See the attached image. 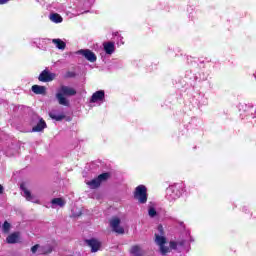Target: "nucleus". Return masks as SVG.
<instances>
[{
  "mask_svg": "<svg viewBox=\"0 0 256 256\" xmlns=\"http://www.w3.org/2000/svg\"><path fill=\"white\" fill-rule=\"evenodd\" d=\"M155 243L159 245L161 255H167V253H171V251L177 250V247H183V245H185V241H170L169 247L165 246V243H167V238L157 234H155Z\"/></svg>",
  "mask_w": 256,
  "mask_h": 256,
  "instance_id": "nucleus-1",
  "label": "nucleus"
},
{
  "mask_svg": "<svg viewBox=\"0 0 256 256\" xmlns=\"http://www.w3.org/2000/svg\"><path fill=\"white\" fill-rule=\"evenodd\" d=\"M77 95V90L69 86H60L59 92L56 94V99H58L59 105H64V107H69V100L65 97H73Z\"/></svg>",
  "mask_w": 256,
  "mask_h": 256,
  "instance_id": "nucleus-2",
  "label": "nucleus"
},
{
  "mask_svg": "<svg viewBox=\"0 0 256 256\" xmlns=\"http://www.w3.org/2000/svg\"><path fill=\"white\" fill-rule=\"evenodd\" d=\"M134 199H136V201L141 205H145V203H147V187L145 185H139L135 188Z\"/></svg>",
  "mask_w": 256,
  "mask_h": 256,
  "instance_id": "nucleus-3",
  "label": "nucleus"
},
{
  "mask_svg": "<svg viewBox=\"0 0 256 256\" xmlns=\"http://www.w3.org/2000/svg\"><path fill=\"white\" fill-rule=\"evenodd\" d=\"M110 227L112 228V231H114V233H117L118 235L125 234V229L121 227V219H119L118 217H113L110 220Z\"/></svg>",
  "mask_w": 256,
  "mask_h": 256,
  "instance_id": "nucleus-4",
  "label": "nucleus"
},
{
  "mask_svg": "<svg viewBox=\"0 0 256 256\" xmlns=\"http://www.w3.org/2000/svg\"><path fill=\"white\" fill-rule=\"evenodd\" d=\"M57 74L49 72V70H43L38 76V81L41 83H50V81H55Z\"/></svg>",
  "mask_w": 256,
  "mask_h": 256,
  "instance_id": "nucleus-5",
  "label": "nucleus"
},
{
  "mask_svg": "<svg viewBox=\"0 0 256 256\" xmlns=\"http://www.w3.org/2000/svg\"><path fill=\"white\" fill-rule=\"evenodd\" d=\"M76 53L77 55H82V57H84L90 63H95V61H97V55H95L93 51L89 49H80Z\"/></svg>",
  "mask_w": 256,
  "mask_h": 256,
  "instance_id": "nucleus-6",
  "label": "nucleus"
},
{
  "mask_svg": "<svg viewBox=\"0 0 256 256\" xmlns=\"http://www.w3.org/2000/svg\"><path fill=\"white\" fill-rule=\"evenodd\" d=\"M85 243L91 248V253H97L101 249V242L95 238L86 239Z\"/></svg>",
  "mask_w": 256,
  "mask_h": 256,
  "instance_id": "nucleus-7",
  "label": "nucleus"
},
{
  "mask_svg": "<svg viewBox=\"0 0 256 256\" xmlns=\"http://www.w3.org/2000/svg\"><path fill=\"white\" fill-rule=\"evenodd\" d=\"M167 191H168L169 197H170V199H172V201H175V200L179 199V197H181V191L175 185L169 186Z\"/></svg>",
  "mask_w": 256,
  "mask_h": 256,
  "instance_id": "nucleus-8",
  "label": "nucleus"
},
{
  "mask_svg": "<svg viewBox=\"0 0 256 256\" xmlns=\"http://www.w3.org/2000/svg\"><path fill=\"white\" fill-rule=\"evenodd\" d=\"M105 99V91L99 90L93 93L90 99V103H97V101H103Z\"/></svg>",
  "mask_w": 256,
  "mask_h": 256,
  "instance_id": "nucleus-9",
  "label": "nucleus"
},
{
  "mask_svg": "<svg viewBox=\"0 0 256 256\" xmlns=\"http://www.w3.org/2000/svg\"><path fill=\"white\" fill-rule=\"evenodd\" d=\"M43 129H47V123L45 122V120L43 118H40L37 125H35L32 128V132L33 133H41V131H43Z\"/></svg>",
  "mask_w": 256,
  "mask_h": 256,
  "instance_id": "nucleus-10",
  "label": "nucleus"
},
{
  "mask_svg": "<svg viewBox=\"0 0 256 256\" xmlns=\"http://www.w3.org/2000/svg\"><path fill=\"white\" fill-rule=\"evenodd\" d=\"M129 253L132 256H144L145 255V252L143 251V249H141V246H139V245L131 246Z\"/></svg>",
  "mask_w": 256,
  "mask_h": 256,
  "instance_id": "nucleus-11",
  "label": "nucleus"
},
{
  "mask_svg": "<svg viewBox=\"0 0 256 256\" xmlns=\"http://www.w3.org/2000/svg\"><path fill=\"white\" fill-rule=\"evenodd\" d=\"M31 89L35 95H47V87L45 86L35 84Z\"/></svg>",
  "mask_w": 256,
  "mask_h": 256,
  "instance_id": "nucleus-12",
  "label": "nucleus"
},
{
  "mask_svg": "<svg viewBox=\"0 0 256 256\" xmlns=\"http://www.w3.org/2000/svg\"><path fill=\"white\" fill-rule=\"evenodd\" d=\"M104 51L107 55H113L115 53V43L113 42H106L103 44Z\"/></svg>",
  "mask_w": 256,
  "mask_h": 256,
  "instance_id": "nucleus-13",
  "label": "nucleus"
},
{
  "mask_svg": "<svg viewBox=\"0 0 256 256\" xmlns=\"http://www.w3.org/2000/svg\"><path fill=\"white\" fill-rule=\"evenodd\" d=\"M6 242L10 245H13L15 243L19 242V232H13L12 234L8 235L6 238Z\"/></svg>",
  "mask_w": 256,
  "mask_h": 256,
  "instance_id": "nucleus-14",
  "label": "nucleus"
},
{
  "mask_svg": "<svg viewBox=\"0 0 256 256\" xmlns=\"http://www.w3.org/2000/svg\"><path fill=\"white\" fill-rule=\"evenodd\" d=\"M20 189L23 191L24 197L27 201H33V195L31 194V191H29L27 187H25V184H21Z\"/></svg>",
  "mask_w": 256,
  "mask_h": 256,
  "instance_id": "nucleus-15",
  "label": "nucleus"
},
{
  "mask_svg": "<svg viewBox=\"0 0 256 256\" xmlns=\"http://www.w3.org/2000/svg\"><path fill=\"white\" fill-rule=\"evenodd\" d=\"M87 185H89V187L92 189H97L98 187H101V182L99 181V178H94L93 180L87 182Z\"/></svg>",
  "mask_w": 256,
  "mask_h": 256,
  "instance_id": "nucleus-16",
  "label": "nucleus"
},
{
  "mask_svg": "<svg viewBox=\"0 0 256 256\" xmlns=\"http://www.w3.org/2000/svg\"><path fill=\"white\" fill-rule=\"evenodd\" d=\"M52 43H55L57 49H65L67 47V44L65 42H63V40L61 39H53Z\"/></svg>",
  "mask_w": 256,
  "mask_h": 256,
  "instance_id": "nucleus-17",
  "label": "nucleus"
},
{
  "mask_svg": "<svg viewBox=\"0 0 256 256\" xmlns=\"http://www.w3.org/2000/svg\"><path fill=\"white\" fill-rule=\"evenodd\" d=\"M50 19L53 21V23H63V17H61V15L58 13L52 14Z\"/></svg>",
  "mask_w": 256,
  "mask_h": 256,
  "instance_id": "nucleus-18",
  "label": "nucleus"
},
{
  "mask_svg": "<svg viewBox=\"0 0 256 256\" xmlns=\"http://www.w3.org/2000/svg\"><path fill=\"white\" fill-rule=\"evenodd\" d=\"M52 205H58L59 207H65V200L63 198H54L51 201Z\"/></svg>",
  "mask_w": 256,
  "mask_h": 256,
  "instance_id": "nucleus-19",
  "label": "nucleus"
},
{
  "mask_svg": "<svg viewBox=\"0 0 256 256\" xmlns=\"http://www.w3.org/2000/svg\"><path fill=\"white\" fill-rule=\"evenodd\" d=\"M50 119H53L54 121H63L65 119V114L56 115L54 113H49Z\"/></svg>",
  "mask_w": 256,
  "mask_h": 256,
  "instance_id": "nucleus-20",
  "label": "nucleus"
},
{
  "mask_svg": "<svg viewBox=\"0 0 256 256\" xmlns=\"http://www.w3.org/2000/svg\"><path fill=\"white\" fill-rule=\"evenodd\" d=\"M111 177V174L109 172L102 173L98 175V180L100 181V184L103 183V181H107Z\"/></svg>",
  "mask_w": 256,
  "mask_h": 256,
  "instance_id": "nucleus-21",
  "label": "nucleus"
},
{
  "mask_svg": "<svg viewBox=\"0 0 256 256\" xmlns=\"http://www.w3.org/2000/svg\"><path fill=\"white\" fill-rule=\"evenodd\" d=\"M2 229L4 233H9V230L11 229V224L5 221L2 226Z\"/></svg>",
  "mask_w": 256,
  "mask_h": 256,
  "instance_id": "nucleus-22",
  "label": "nucleus"
},
{
  "mask_svg": "<svg viewBox=\"0 0 256 256\" xmlns=\"http://www.w3.org/2000/svg\"><path fill=\"white\" fill-rule=\"evenodd\" d=\"M149 217H157V210L154 207H150L148 210Z\"/></svg>",
  "mask_w": 256,
  "mask_h": 256,
  "instance_id": "nucleus-23",
  "label": "nucleus"
},
{
  "mask_svg": "<svg viewBox=\"0 0 256 256\" xmlns=\"http://www.w3.org/2000/svg\"><path fill=\"white\" fill-rule=\"evenodd\" d=\"M158 232H159V234H157V235H159V237H164L165 230L163 229V225H161V224L158 225Z\"/></svg>",
  "mask_w": 256,
  "mask_h": 256,
  "instance_id": "nucleus-24",
  "label": "nucleus"
},
{
  "mask_svg": "<svg viewBox=\"0 0 256 256\" xmlns=\"http://www.w3.org/2000/svg\"><path fill=\"white\" fill-rule=\"evenodd\" d=\"M37 249H39V244H36L34 246L31 247V252L32 253H37Z\"/></svg>",
  "mask_w": 256,
  "mask_h": 256,
  "instance_id": "nucleus-25",
  "label": "nucleus"
},
{
  "mask_svg": "<svg viewBox=\"0 0 256 256\" xmlns=\"http://www.w3.org/2000/svg\"><path fill=\"white\" fill-rule=\"evenodd\" d=\"M11 0H0V5H5V3H9Z\"/></svg>",
  "mask_w": 256,
  "mask_h": 256,
  "instance_id": "nucleus-26",
  "label": "nucleus"
},
{
  "mask_svg": "<svg viewBox=\"0 0 256 256\" xmlns=\"http://www.w3.org/2000/svg\"><path fill=\"white\" fill-rule=\"evenodd\" d=\"M4 191H5V188H3V185L0 184V195H3Z\"/></svg>",
  "mask_w": 256,
  "mask_h": 256,
  "instance_id": "nucleus-27",
  "label": "nucleus"
},
{
  "mask_svg": "<svg viewBox=\"0 0 256 256\" xmlns=\"http://www.w3.org/2000/svg\"><path fill=\"white\" fill-rule=\"evenodd\" d=\"M52 251H53V249L50 248L48 251L42 252V254H43V255H47V254L51 253Z\"/></svg>",
  "mask_w": 256,
  "mask_h": 256,
  "instance_id": "nucleus-28",
  "label": "nucleus"
},
{
  "mask_svg": "<svg viewBox=\"0 0 256 256\" xmlns=\"http://www.w3.org/2000/svg\"><path fill=\"white\" fill-rule=\"evenodd\" d=\"M0 227H1V222H0Z\"/></svg>",
  "mask_w": 256,
  "mask_h": 256,
  "instance_id": "nucleus-29",
  "label": "nucleus"
}]
</instances>
